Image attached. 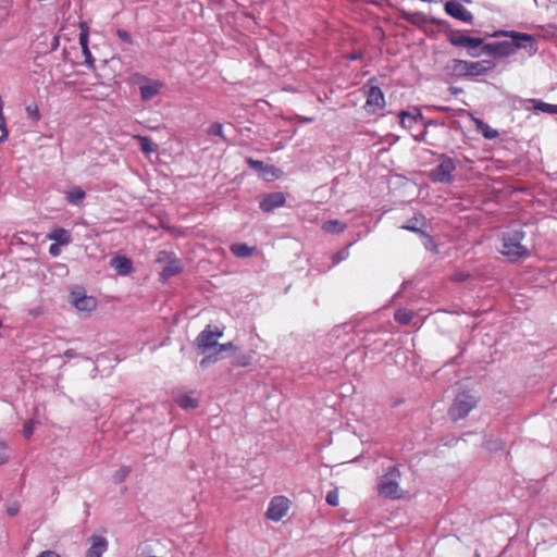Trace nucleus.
<instances>
[{
	"label": "nucleus",
	"instance_id": "nucleus-18",
	"mask_svg": "<svg viewBox=\"0 0 557 557\" xmlns=\"http://www.w3.org/2000/svg\"><path fill=\"white\" fill-rule=\"evenodd\" d=\"M111 267L116 271L120 275H127L133 270V263L132 261L126 257H114L111 260Z\"/></svg>",
	"mask_w": 557,
	"mask_h": 557
},
{
	"label": "nucleus",
	"instance_id": "nucleus-44",
	"mask_svg": "<svg viewBox=\"0 0 557 557\" xmlns=\"http://www.w3.org/2000/svg\"><path fill=\"white\" fill-rule=\"evenodd\" d=\"M419 13H404V17L411 23L416 22V18L419 16Z\"/></svg>",
	"mask_w": 557,
	"mask_h": 557
},
{
	"label": "nucleus",
	"instance_id": "nucleus-48",
	"mask_svg": "<svg viewBox=\"0 0 557 557\" xmlns=\"http://www.w3.org/2000/svg\"><path fill=\"white\" fill-rule=\"evenodd\" d=\"M8 136H9V131L8 129H4L3 133H1V136H0V143H3L8 139Z\"/></svg>",
	"mask_w": 557,
	"mask_h": 557
},
{
	"label": "nucleus",
	"instance_id": "nucleus-2",
	"mask_svg": "<svg viewBox=\"0 0 557 557\" xmlns=\"http://www.w3.org/2000/svg\"><path fill=\"white\" fill-rule=\"evenodd\" d=\"M525 232L521 226H512L503 233L500 252L511 261L528 257L530 250L524 243Z\"/></svg>",
	"mask_w": 557,
	"mask_h": 557
},
{
	"label": "nucleus",
	"instance_id": "nucleus-32",
	"mask_svg": "<svg viewBox=\"0 0 557 557\" xmlns=\"http://www.w3.org/2000/svg\"><path fill=\"white\" fill-rule=\"evenodd\" d=\"M484 445H485L486 449L490 451H498L505 447V443L499 438L485 440Z\"/></svg>",
	"mask_w": 557,
	"mask_h": 557
},
{
	"label": "nucleus",
	"instance_id": "nucleus-9",
	"mask_svg": "<svg viewBox=\"0 0 557 557\" xmlns=\"http://www.w3.org/2000/svg\"><path fill=\"white\" fill-rule=\"evenodd\" d=\"M70 302L78 310L90 312L96 309L97 301L92 296L86 295L84 288H75L70 294Z\"/></svg>",
	"mask_w": 557,
	"mask_h": 557
},
{
	"label": "nucleus",
	"instance_id": "nucleus-11",
	"mask_svg": "<svg viewBox=\"0 0 557 557\" xmlns=\"http://www.w3.org/2000/svg\"><path fill=\"white\" fill-rule=\"evenodd\" d=\"M385 106V98L380 87L372 86L367 91V101L364 109L370 113H375Z\"/></svg>",
	"mask_w": 557,
	"mask_h": 557
},
{
	"label": "nucleus",
	"instance_id": "nucleus-31",
	"mask_svg": "<svg viewBox=\"0 0 557 557\" xmlns=\"http://www.w3.org/2000/svg\"><path fill=\"white\" fill-rule=\"evenodd\" d=\"M207 134L209 136H219L221 137L222 139L225 140V136H224V131H223V125L221 123H212L208 128H207Z\"/></svg>",
	"mask_w": 557,
	"mask_h": 557
},
{
	"label": "nucleus",
	"instance_id": "nucleus-21",
	"mask_svg": "<svg viewBox=\"0 0 557 557\" xmlns=\"http://www.w3.org/2000/svg\"><path fill=\"white\" fill-rule=\"evenodd\" d=\"M48 237L59 245H69L72 240L70 232L62 227L53 230Z\"/></svg>",
	"mask_w": 557,
	"mask_h": 557
},
{
	"label": "nucleus",
	"instance_id": "nucleus-5",
	"mask_svg": "<svg viewBox=\"0 0 557 557\" xmlns=\"http://www.w3.org/2000/svg\"><path fill=\"white\" fill-rule=\"evenodd\" d=\"M440 163L433 168L429 177L433 183L450 184L454 181L453 172L456 170V162L453 158L441 154Z\"/></svg>",
	"mask_w": 557,
	"mask_h": 557
},
{
	"label": "nucleus",
	"instance_id": "nucleus-20",
	"mask_svg": "<svg viewBox=\"0 0 557 557\" xmlns=\"http://www.w3.org/2000/svg\"><path fill=\"white\" fill-rule=\"evenodd\" d=\"M175 401L181 408L186 410L195 409L199 405L198 400L195 397H193L191 394L186 393L177 394L175 396Z\"/></svg>",
	"mask_w": 557,
	"mask_h": 557
},
{
	"label": "nucleus",
	"instance_id": "nucleus-51",
	"mask_svg": "<svg viewBox=\"0 0 557 557\" xmlns=\"http://www.w3.org/2000/svg\"><path fill=\"white\" fill-rule=\"evenodd\" d=\"M450 90H451L453 94H458V92L461 91L460 89L454 88V87H451Z\"/></svg>",
	"mask_w": 557,
	"mask_h": 557
},
{
	"label": "nucleus",
	"instance_id": "nucleus-50",
	"mask_svg": "<svg viewBox=\"0 0 557 557\" xmlns=\"http://www.w3.org/2000/svg\"><path fill=\"white\" fill-rule=\"evenodd\" d=\"M4 129H8L7 126H5V119L0 121V131H1V133H3Z\"/></svg>",
	"mask_w": 557,
	"mask_h": 557
},
{
	"label": "nucleus",
	"instance_id": "nucleus-45",
	"mask_svg": "<svg viewBox=\"0 0 557 557\" xmlns=\"http://www.w3.org/2000/svg\"><path fill=\"white\" fill-rule=\"evenodd\" d=\"M362 58V52L361 51H355L352 53H350L348 55V59L351 60V61H355V60H360Z\"/></svg>",
	"mask_w": 557,
	"mask_h": 557
},
{
	"label": "nucleus",
	"instance_id": "nucleus-33",
	"mask_svg": "<svg viewBox=\"0 0 557 557\" xmlns=\"http://www.w3.org/2000/svg\"><path fill=\"white\" fill-rule=\"evenodd\" d=\"M400 123L404 126H410L411 122H416L418 119H422L421 113H417L416 115L410 114L409 112L403 111L400 113Z\"/></svg>",
	"mask_w": 557,
	"mask_h": 557
},
{
	"label": "nucleus",
	"instance_id": "nucleus-39",
	"mask_svg": "<svg viewBox=\"0 0 557 557\" xmlns=\"http://www.w3.org/2000/svg\"><path fill=\"white\" fill-rule=\"evenodd\" d=\"M9 459V456L7 454V446L3 442H0V466L5 463Z\"/></svg>",
	"mask_w": 557,
	"mask_h": 557
},
{
	"label": "nucleus",
	"instance_id": "nucleus-24",
	"mask_svg": "<svg viewBox=\"0 0 557 557\" xmlns=\"http://www.w3.org/2000/svg\"><path fill=\"white\" fill-rule=\"evenodd\" d=\"M230 249H231L232 253L234 256H236L237 258H248L253 253L256 248L250 247L246 244L238 243V244H233Z\"/></svg>",
	"mask_w": 557,
	"mask_h": 557
},
{
	"label": "nucleus",
	"instance_id": "nucleus-29",
	"mask_svg": "<svg viewBox=\"0 0 557 557\" xmlns=\"http://www.w3.org/2000/svg\"><path fill=\"white\" fill-rule=\"evenodd\" d=\"M137 139L139 141V146L143 152L145 153H151L154 151L153 144L149 137L146 136H137Z\"/></svg>",
	"mask_w": 557,
	"mask_h": 557
},
{
	"label": "nucleus",
	"instance_id": "nucleus-26",
	"mask_svg": "<svg viewBox=\"0 0 557 557\" xmlns=\"http://www.w3.org/2000/svg\"><path fill=\"white\" fill-rule=\"evenodd\" d=\"M413 312L409 309L401 308L395 312L394 319L399 324L407 325L411 322Z\"/></svg>",
	"mask_w": 557,
	"mask_h": 557
},
{
	"label": "nucleus",
	"instance_id": "nucleus-47",
	"mask_svg": "<svg viewBox=\"0 0 557 557\" xmlns=\"http://www.w3.org/2000/svg\"><path fill=\"white\" fill-rule=\"evenodd\" d=\"M76 356H77V354L74 349H67L64 352V357H66V358H74Z\"/></svg>",
	"mask_w": 557,
	"mask_h": 557
},
{
	"label": "nucleus",
	"instance_id": "nucleus-41",
	"mask_svg": "<svg viewBox=\"0 0 557 557\" xmlns=\"http://www.w3.org/2000/svg\"><path fill=\"white\" fill-rule=\"evenodd\" d=\"M18 510L20 506L16 503H12L7 506V512L11 517L17 515Z\"/></svg>",
	"mask_w": 557,
	"mask_h": 557
},
{
	"label": "nucleus",
	"instance_id": "nucleus-19",
	"mask_svg": "<svg viewBox=\"0 0 557 557\" xmlns=\"http://www.w3.org/2000/svg\"><path fill=\"white\" fill-rule=\"evenodd\" d=\"M483 46H485V44L482 38L472 37L471 44L466 47L467 54L471 58H480L481 55L485 54Z\"/></svg>",
	"mask_w": 557,
	"mask_h": 557
},
{
	"label": "nucleus",
	"instance_id": "nucleus-8",
	"mask_svg": "<svg viewBox=\"0 0 557 557\" xmlns=\"http://www.w3.org/2000/svg\"><path fill=\"white\" fill-rule=\"evenodd\" d=\"M222 336L221 331H212L210 326H207L195 339L197 349L206 354L209 350L218 347V339Z\"/></svg>",
	"mask_w": 557,
	"mask_h": 557
},
{
	"label": "nucleus",
	"instance_id": "nucleus-14",
	"mask_svg": "<svg viewBox=\"0 0 557 557\" xmlns=\"http://www.w3.org/2000/svg\"><path fill=\"white\" fill-rule=\"evenodd\" d=\"M492 60L468 61V76H483L495 67Z\"/></svg>",
	"mask_w": 557,
	"mask_h": 557
},
{
	"label": "nucleus",
	"instance_id": "nucleus-10",
	"mask_svg": "<svg viewBox=\"0 0 557 557\" xmlns=\"http://www.w3.org/2000/svg\"><path fill=\"white\" fill-rule=\"evenodd\" d=\"M289 508V500L284 496L272 498L267 510V518L272 521H280Z\"/></svg>",
	"mask_w": 557,
	"mask_h": 557
},
{
	"label": "nucleus",
	"instance_id": "nucleus-42",
	"mask_svg": "<svg viewBox=\"0 0 557 557\" xmlns=\"http://www.w3.org/2000/svg\"><path fill=\"white\" fill-rule=\"evenodd\" d=\"M234 349H235L234 344L232 342H230V343H226V344L218 345V349L216 350L221 355V352H223V351L234 350Z\"/></svg>",
	"mask_w": 557,
	"mask_h": 557
},
{
	"label": "nucleus",
	"instance_id": "nucleus-28",
	"mask_svg": "<svg viewBox=\"0 0 557 557\" xmlns=\"http://www.w3.org/2000/svg\"><path fill=\"white\" fill-rule=\"evenodd\" d=\"M247 163H248L250 169H252V170H255L257 172L272 173V171H273L272 166H268L262 161H259V160H253L251 158H248L247 159Z\"/></svg>",
	"mask_w": 557,
	"mask_h": 557
},
{
	"label": "nucleus",
	"instance_id": "nucleus-17",
	"mask_svg": "<svg viewBox=\"0 0 557 557\" xmlns=\"http://www.w3.org/2000/svg\"><path fill=\"white\" fill-rule=\"evenodd\" d=\"M468 61L460 60V59H453L450 60L447 65L446 70L454 76L462 77L468 76Z\"/></svg>",
	"mask_w": 557,
	"mask_h": 557
},
{
	"label": "nucleus",
	"instance_id": "nucleus-13",
	"mask_svg": "<svg viewBox=\"0 0 557 557\" xmlns=\"http://www.w3.org/2000/svg\"><path fill=\"white\" fill-rule=\"evenodd\" d=\"M286 201L283 193H271L265 195L260 201V208L264 212H271L276 208L282 207Z\"/></svg>",
	"mask_w": 557,
	"mask_h": 557
},
{
	"label": "nucleus",
	"instance_id": "nucleus-15",
	"mask_svg": "<svg viewBox=\"0 0 557 557\" xmlns=\"http://www.w3.org/2000/svg\"><path fill=\"white\" fill-rule=\"evenodd\" d=\"M91 545L87 549L86 557H101L108 548V542L102 536L94 535L90 539Z\"/></svg>",
	"mask_w": 557,
	"mask_h": 557
},
{
	"label": "nucleus",
	"instance_id": "nucleus-16",
	"mask_svg": "<svg viewBox=\"0 0 557 557\" xmlns=\"http://www.w3.org/2000/svg\"><path fill=\"white\" fill-rule=\"evenodd\" d=\"M65 200L72 206H82L86 197V193L79 186H73L64 191Z\"/></svg>",
	"mask_w": 557,
	"mask_h": 557
},
{
	"label": "nucleus",
	"instance_id": "nucleus-22",
	"mask_svg": "<svg viewBox=\"0 0 557 557\" xmlns=\"http://www.w3.org/2000/svg\"><path fill=\"white\" fill-rule=\"evenodd\" d=\"M474 122L476 129L483 135L484 138L493 140L498 137L499 133L482 120L476 119Z\"/></svg>",
	"mask_w": 557,
	"mask_h": 557
},
{
	"label": "nucleus",
	"instance_id": "nucleus-23",
	"mask_svg": "<svg viewBox=\"0 0 557 557\" xmlns=\"http://www.w3.org/2000/svg\"><path fill=\"white\" fill-rule=\"evenodd\" d=\"M88 32L87 30H84L82 29L81 34H79V45L82 47V50H83V54L85 57V62L88 64V65H92L94 64V58L91 55V52L88 48Z\"/></svg>",
	"mask_w": 557,
	"mask_h": 557
},
{
	"label": "nucleus",
	"instance_id": "nucleus-49",
	"mask_svg": "<svg viewBox=\"0 0 557 557\" xmlns=\"http://www.w3.org/2000/svg\"><path fill=\"white\" fill-rule=\"evenodd\" d=\"M403 228L408 230V231H411V232H420V230H419V228H417V227H416V226H413V225H405V226H403Z\"/></svg>",
	"mask_w": 557,
	"mask_h": 557
},
{
	"label": "nucleus",
	"instance_id": "nucleus-25",
	"mask_svg": "<svg viewBox=\"0 0 557 557\" xmlns=\"http://www.w3.org/2000/svg\"><path fill=\"white\" fill-rule=\"evenodd\" d=\"M346 228L345 224H342L338 220H329L322 224V230L326 233H342Z\"/></svg>",
	"mask_w": 557,
	"mask_h": 557
},
{
	"label": "nucleus",
	"instance_id": "nucleus-27",
	"mask_svg": "<svg viewBox=\"0 0 557 557\" xmlns=\"http://www.w3.org/2000/svg\"><path fill=\"white\" fill-rule=\"evenodd\" d=\"M471 36L468 35H454L448 38L450 45L455 47H467L471 44Z\"/></svg>",
	"mask_w": 557,
	"mask_h": 557
},
{
	"label": "nucleus",
	"instance_id": "nucleus-40",
	"mask_svg": "<svg viewBox=\"0 0 557 557\" xmlns=\"http://www.w3.org/2000/svg\"><path fill=\"white\" fill-rule=\"evenodd\" d=\"M116 35L122 41L127 42V44L132 42V37H131L129 33L126 32L125 29H117Z\"/></svg>",
	"mask_w": 557,
	"mask_h": 557
},
{
	"label": "nucleus",
	"instance_id": "nucleus-1",
	"mask_svg": "<svg viewBox=\"0 0 557 557\" xmlns=\"http://www.w3.org/2000/svg\"><path fill=\"white\" fill-rule=\"evenodd\" d=\"M498 35L510 37L512 41H496L485 44V46H483L485 54L494 58H505L515 54L519 49L527 50L530 55H533L537 52L536 40L530 34L508 30L495 33L494 36Z\"/></svg>",
	"mask_w": 557,
	"mask_h": 557
},
{
	"label": "nucleus",
	"instance_id": "nucleus-35",
	"mask_svg": "<svg viewBox=\"0 0 557 557\" xmlns=\"http://www.w3.org/2000/svg\"><path fill=\"white\" fill-rule=\"evenodd\" d=\"M219 359H220V354L218 350H215L213 354H209L202 358V360L200 361V367L207 368L208 366L215 363Z\"/></svg>",
	"mask_w": 557,
	"mask_h": 557
},
{
	"label": "nucleus",
	"instance_id": "nucleus-36",
	"mask_svg": "<svg viewBox=\"0 0 557 557\" xmlns=\"http://www.w3.org/2000/svg\"><path fill=\"white\" fill-rule=\"evenodd\" d=\"M26 113H27L28 117L32 119L33 121H37L40 117L39 110L36 104H28L26 107Z\"/></svg>",
	"mask_w": 557,
	"mask_h": 557
},
{
	"label": "nucleus",
	"instance_id": "nucleus-4",
	"mask_svg": "<svg viewBox=\"0 0 557 557\" xmlns=\"http://www.w3.org/2000/svg\"><path fill=\"white\" fill-rule=\"evenodd\" d=\"M400 471L397 466H389L379 478L377 493L380 496L389 499H400L404 495L399 486Z\"/></svg>",
	"mask_w": 557,
	"mask_h": 557
},
{
	"label": "nucleus",
	"instance_id": "nucleus-12",
	"mask_svg": "<svg viewBox=\"0 0 557 557\" xmlns=\"http://www.w3.org/2000/svg\"><path fill=\"white\" fill-rule=\"evenodd\" d=\"M524 110L541 111L548 114H557V104H549L539 99H523L521 100Z\"/></svg>",
	"mask_w": 557,
	"mask_h": 557
},
{
	"label": "nucleus",
	"instance_id": "nucleus-46",
	"mask_svg": "<svg viewBox=\"0 0 557 557\" xmlns=\"http://www.w3.org/2000/svg\"><path fill=\"white\" fill-rule=\"evenodd\" d=\"M468 276L469 275L466 274V273H460V274H456L454 276V280L457 281V282H463V281H466L468 278Z\"/></svg>",
	"mask_w": 557,
	"mask_h": 557
},
{
	"label": "nucleus",
	"instance_id": "nucleus-34",
	"mask_svg": "<svg viewBox=\"0 0 557 557\" xmlns=\"http://www.w3.org/2000/svg\"><path fill=\"white\" fill-rule=\"evenodd\" d=\"M131 468L127 466H122L117 469L113 475V480L115 483H122L129 474Z\"/></svg>",
	"mask_w": 557,
	"mask_h": 557
},
{
	"label": "nucleus",
	"instance_id": "nucleus-3",
	"mask_svg": "<svg viewBox=\"0 0 557 557\" xmlns=\"http://www.w3.org/2000/svg\"><path fill=\"white\" fill-rule=\"evenodd\" d=\"M478 403L479 396L474 392L459 388L448 409V416L454 421L465 419Z\"/></svg>",
	"mask_w": 557,
	"mask_h": 557
},
{
	"label": "nucleus",
	"instance_id": "nucleus-7",
	"mask_svg": "<svg viewBox=\"0 0 557 557\" xmlns=\"http://www.w3.org/2000/svg\"><path fill=\"white\" fill-rule=\"evenodd\" d=\"M136 83L138 85L140 98L143 101H150L157 97L164 86L163 82L159 79H151L144 75H137Z\"/></svg>",
	"mask_w": 557,
	"mask_h": 557
},
{
	"label": "nucleus",
	"instance_id": "nucleus-43",
	"mask_svg": "<svg viewBox=\"0 0 557 557\" xmlns=\"http://www.w3.org/2000/svg\"><path fill=\"white\" fill-rule=\"evenodd\" d=\"M49 253L53 257H57L59 256L60 253V247H59V244H52L50 245L49 247Z\"/></svg>",
	"mask_w": 557,
	"mask_h": 557
},
{
	"label": "nucleus",
	"instance_id": "nucleus-37",
	"mask_svg": "<svg viewBox=\"0 0 557 557\" xmlns=\"http://www.w3.org/2000/svg\"><path fill=\"white\" fill-rule=\"evenodd\" d=\"M34 424L35 423H34L33 420H28V421H26L24 423V425H23V434H24V436L26 438H29L33 435L34 429H35Z\"/></svg>",
	"mask_w": 557,
	"mask_h": 557
},
{
	"label": "nucleus",
	"instance_id": "nucleus-6",
	"mask_svg": "<svg viewBox=\"0 0 557 557\" xmlns=\"http://www.w3.org/2000/svg\"><path fill=\"white\" fill-rule=\"evenodd\" d=\"M156 262L163 265L160 273L162 282L168 281L170 277L177 275L183 271L181 260L171 251L160 250L157 255Z\"/></svg>",
	"mask_w": 557,
	"mask_h": 557
},
{
	"label": "nucleus",
	"instance_id": "nucleus-30",
	"mask_svg": "<svg viewBox=\"0 0 557 557\" xmlns=\"http://www.w3.org/2000/svg\"><path fill=\"white\" fill-rule=\"evenodd\" d=\"M351 246L352 243L348 244L345 248L333 255L332 260L334 265L338 264L339 262L346 260L349 257V248Z\"/></svg>",
	"mask_w": 557,
	"mask_h": 557
},
{
	"label": "nucleus",
	"instance_id": "nucleus-38",
	"mask_svg": "<svg viewBox=\"0 0 557 557\" xmlns=\"http://www.w3.org/2000/svg\"><path fill=\"white\" fill-rule=\"evenodd\" d=\"M325 500L331 506L338 505V493L336 491H331L327 493Z\"/></svg>",
	"mask_w": 557,
	"mask_h": 557
}]
</instances>
